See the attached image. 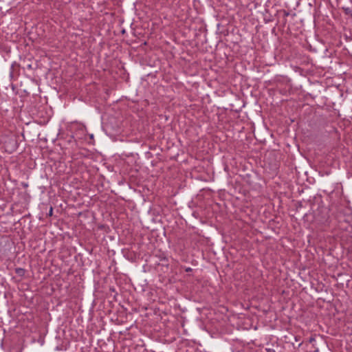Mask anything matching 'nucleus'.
Masks as SVG:
<instances>
[{"mask_svg":"<svg viewBox=\"0 0 352 352\" xmlns=\"http://www.w3.org/2000/svg\"><path fill=\"white\" fill-rule=\"evenodd\" d=\"M289 14V13L288 12L285 11V12H284V15H285V16H287Z\"/></svg>","mask_w":352,"mask_h":352,"instance_id":"7","label":"nucleus"},{"mask_svg":"<svg viewBox=\"0 0 352 352\" xmlns=\"http://www.w3.org/2000/svg\"><path fill=\"white\" fill-rule=\"evenodd\" d=\"M23 186L24 187H27V186H28V184H23Z\"/></svg>","mask_w":352,"mask_h":352,"instance_id":"8","label":"nucleus"},{"mask_svg":"<svg viewBox=\"0 0 352 352\" xmlns=\"http://www.w3.org/2000/svg\"><path fill=\"white\" fill-rule=\"evenodd\" d=\"M265 351L266 352H276L274 349L270 348L265 349Z\"/></svg>","mask_w":352,"mask_h":352,"instance_id":"3","label":"nucleus"},{"mask_svg":"<svg viewBox=\"0 0 352 352\" xmlns=\"http://www.w3.org/2000/svg\"><path fill=\"white\" fill-rule=\"evenodd\" d=\"M52 214H53V208H52V207H51L48 214H49V216H52Z\"/></svg>","mask_w":352,"mask_h":352,"instance_id":"4","label":"nucleus"},{"mask_svg":"<svg viewBox=\"0 0 352 352\" xmlns=\"http://www.w3.org/2000/svg\"><path fill=\"white\" fill-rule=\"evenodd\" d=\"M344 12L346 14L352 16V10L349 8H344Z\"/></svg>","mask_w":352,"mask_h":352,"instance_id":"2","label":"nucleus"},{"mask_svg":"<svg viewBox=\"0 0 352 352\" xmlns=\"http://www.w3.org/2000/svg\"><path fill=\"white\" fill-rule=\"evenodd\" d=\"M192 270L190 267H186V270H185V271L187 272H191Z\"/></svg>","mask_w":352,"mask_h":352,"instance_id":"5","label":"nucleus"},{"mask_svg":"<svg viewBox=\"0 0 352 352\" xmlns=\"http://www.w3.org/2000/svg\"><path fill=\"white\" fill-rule=\"evenodd\" d=\"M309 340V342H312L313 341L315 340V338L313 337H311Z\"/></svg>","mask_w":352,"mask_h":352,"instance_id":"6","label":"nucleus"},{"mask_svg":"<svg viewBox=\"0 0 352 352\" xmlns=\"http://www.w3.org/2000/svg\"><path fill=\"white\" fill-rule=\"evenodd\" d=\"M16 274L19 276H23L25 273V270L21 267H17L15 269Z\"/></svg>","mask_w":352,"mask_h":352,"instance_id":"1","label":"nucleus"}]
</instances>
